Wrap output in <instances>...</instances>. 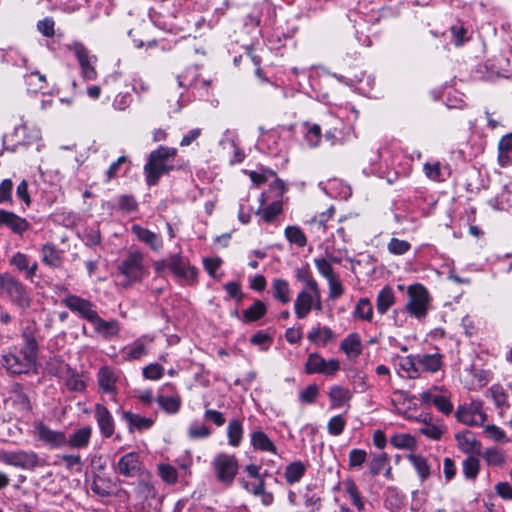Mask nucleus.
<instances>
[{
    "mask_svg": "<svg viewBox=\"0 0 512 512\" xmlns=\"http://www.w3.org/2000/svg\"><path fill=\"white\" fill-rule=\"evenodd\" d=\"M36 351L35 339L26 337L23 347H13L3 353L2 365L13 374L28 373L35 365Z\"/></svg>",
    "mask_w": 512,
    "mask_h": 512,
    "instance_id": "f257e3e1",
    "label": "nucleus"
},
{
    "mask_svg": "<svg viewBox=\"0 0 512 512\" xmlns=\"http://www.w3.org/2000/svg\"><path fill=\"white\" fill-rule=\"evenodd\" d=\"M176 153L177 150L175 148L165 146H160L150 153L149 159L144 166L146 182L149 186L156 185L162 175L167 174L173 169L174 165L170 163V160L175 157Z\"/></svg>",
    "mask_w": 512,
    "mask_h": 512,
    "instance_id": "f03ea898",
    "label": "nucleus"
},
{
    "mask_svg": "<svg viewBox=\"0 0 512 512\" xmlns=\"http://www.w3.org/2000/svg\"><path fill=\"white\" fill-rule=\"evenodd\" d=\"M117 271L124 278L122 282L124 287L142 281L148 273L144 256L139 251L129 252L119 263Z\"/></svg>",
    "mask_w": 512,
    "mask_h": 512,
    "instance_id": "7ed1b4c3",
    "label": "nucleus"
},
{
    "mask_svg": "<svg viewBox=\"0 0 512 512\" xmlns=\"http://www.w3.org/2000/svg\"><path fill=\"white\" fill-rule=\"evenodd\" d=\"M211 467L217 481L225 487H230L233 484L239 470L236 456L224 452L214 456Z\"/></svg>",
    "mask_w": 512,
    "mask_h": 512,
    "instance_id": "20e7f679",
    "label": "nucleus"
},
{
    "mask_svg": "<svg viewBox=\"0 0 512 512\" xmlns=\"http://www.w3.org/2000/svg\"><path fill=\"white\" fill-rule=\"evenodd\" d=\"M312 309L322 310L319 286L303 287L294 302L295 314L299 319L306 318Z\"/></svg>",
    "mask_w": 512,
    "mask_h": 512,
    "instance_id": "39448f33",
    "label": "nucleus"
},
{
    "mask_svg": "<svg viewBox=\"0 0 512 512\" xmlns=\"http://www.w3.org/2000/svg\"><path fill=\"white\" fill-rule=\"evenodd\" d=\"M407 296L406 311L417 319L424 318L427 315L430 300L427 289L421 284L410 285Z\"/></svg>",
    "mask_w": 512,
    "mask_h": 512,
    "instance_id": "423d86ee",
    "label": "nucleus"
},
{
    "mask_svg": "<svg viewBox=\"0 0 512 512\" xmlns=\"http://www.w3.org/2000/svg\"><path fill=\"white\" fill-rule=\"evenodd\" d=\"M0 293H5L11 302L21 310H26L30 307L31 299L25 287L10 275H3Z\"/></svg>",
    "mask_w": 512,
    "mask_h": 512,
    "instance_id": "0eeeda50",
    "label": "nucleus"
},
{
    "mask_svg": "<svg viewBox=\"0 0 512 512\" xmlns=\"http://www.w3.org/2000/svg\"><path fill=\"white\" fill-rule=\"evenodd\" d=\"M0 462L22 469L33 470L39 465V457L33 451L0 450Z\"/></svg>",
    "mask_w": 512,
    "mask_h": 512,
    "instance_id": "6e6552de",
    "label": "nucleus"
},
{
    "mask_svg": "<svg viewBox=\"0 0 512 512\" xmlns=\"http://www.w3.org/2000/svg\"><path fill=\"white\" fill-rule=\"evenodd\" d=\"M68 49L76 56L82 77L86 80H95L97 78V72L93 66V62L96 61V56L90 55L87 48L80 42H73L68 45Z\"/></svg>",
    "mask_w": 512,
    "mask_h": 512,
    "instance_id": "1a4fd4ad",
    "label": "nucleus"
},
{
    "mask_svg": "<svg viewBox=\"0 0 512 512\" xmlns=\"http://www.w3.org/2000/svg\"><path fill=\"white\" fill-rule=\"evenodd\" d=\"M34 435L44 445L51 449L66 446V435L62 431L50 429L43 422H37L34 426Z\"/></svg>",
    "mask_w": 512,
    "mask_h": 512,
    "instance_id": "9d476101",
    "label": "nucleus"
},
{
    "mask_svg": "<svg viewBox=\"0 0 512 512\" xmlns=\"http://www.w3.org/2000/svg\"><path fill=\"white\" fill-rule=\"evenodd\" d=\"M340 369V363L337 359L325 360L318 353H311L305 364L307 374H325L333 375Z\"/></svg>",
    "mask_w": 512,
    "mask_h": 512,
    "instance_id": "9b49d317",
    "label": "nucleus"
},
{
    "mask_svg": "<svg viewBox=\"0 0 512 512\" xmlns=\"http://www.w3.org/2000/svg\"><path fill=\"white\" fill-rule=\"evenodd\" d=\"M457 419L469 426H478L486 421L481 402H471L469 405L460 406L456 413Z\"/></svg>",
    "mask_w": 512,
    "mask_h": 512,
    "instance_id": "f8f14e48",
    "label": "nucleus"
},
{
    "mask_svg": "<svg viewBox=\"0 0 512 512\" xmlns=\"http://www.w3.org/2000/svg\"><path fill=\"white\" fill-rule=\"evenodd\" d=\"M439 390V387L433 386L429 390L423 391L419 396V400L427 405L433 403L440 412L448 415L452 412L453 405L446 395L437 393Z\"/></svg>",
    "mask_w": 512,
    "mask_h": 512,
    "instance_id": "ddd939ff",
    "label": "nucleus"
},
{
    "mask_svg": "<svg viewBox=\"0 0 512 512\" xmlns=\"http://www.w3.org/2000/svg\"><path fill=\"white\" fill-rule=\"evenodd\" d=\"M167 268L177 277L191 281L197 276L196 268L189 266L188 262L179 254L171 255L168 258Z\"/></svg>",
    "mask_w": 512,
    "mask_h": 512,
    "instance_id": "4468645a",
    "label": "nucleus"
},
{
    "mask_svg": "<svg viewBox=\"0 0 512 512\" xmlns=\"http://www.w3.org/2000/svg\"><path fill=\"white\" fill-rule=\"evenodd\" d=\"M94 417L103 437L110 438L115 431V421L108 408L97 403L94 407Z\"/></svg>",
    "mask_w": 512,
    "mask_h": 512,
    "instance_id": "2eb2a0df",
    "label": "nucleus"
},
{
    "mask_svg": "<svg viewBox=\"0 0 512 512\" xmlns=\"http://www.w3.org/2000/svg\"><path fill=\"white\" fill-rule=\"evenodd\" d=\"M62 303L72 312L78 313L81 317L90 321L97 313L90 301L76 295H69L62 300Z\"/></svg>",
    "mask_w": 512,
    "mask_h": 512,
    "instance_id": "dca6fc26",
    "label": "nucleus"
},
{
    "mask_svg": "<svg viewBox=\"0 0 512 512\" xmlns=\"http://www.w3.org/2000/svg\"><path fill=\"white\" fill-rule=\"evenodd\" d=\"M152 342L153 337L144 335L125 346L122 350L124 360L135 361L141 359L148 354V347Z\"/></svg>",
    "mask_w": 512,
    "mask_h": 512,
    "instance_id": "f3484780",
    "label": "nucleus"
},
{
    "mask_svg": "<svg viewBox=\"0 0 512 512\" xmlns=\"http://www.w3.org/2000/svg\"><path fill=\"white\" fill-rule=\"evenodd\" d=\"M117 472L125 477H140L143 472L139 456L135 452H130L123 455L117 463Z\"/></svg>",
    "mask_w": 512,
    "mask_h": 512,
    "instance_id": "a211bd4d",
    "label": "nucleus"
},
{
    "mask_svg": "<svg viewBox=\"0 0 512 512\" xmlns=\"http://www.w3.org/2000/svg\"><path fill=\"white\" fill-rule=\"evenodd\" d=\"M98 385L103 393L112 395L115 398L117 394L116 383L119 380V374L108 366L100 368L97 374Z\"/></svg>",
    "mask_w": 512,
    "mask_h": 512,
    "instance_id": "6ab92c4d",
    "label": "nucleus"
},
{
    "mask_svg": "<svg viewBox=\"0 0 512 512\" xmlns=\"http://www.w3.org/2000/svg\"><path fill=\"white\" fill-rule=\"evenodd\" d=\"M122 418L126 422L129 432H143L150 429L155 422L152 417L141 416L131 411H124Z\"/></svg>",
    "mask_w": 512,
    "mask_h": 512,
    "instance_id": "aec40b11",
    "label": "nucleus"
},
{
    "mask_svg": "<svg viewBox=\"0 0 512 512\" xmlns=\"http://www.w3.org/2000/svg\"><path fill=\"white\" fill-rule=\"evenodd\" d=\"M136 495L143 502H147L150 505L149 501L156 498L157 491L154 487L152 476L149 472H142L140 474L137 486H136Z\"/></svg>",
    "mask_w": 512,
    "mask_h": 512,
    "instance_id": "412c9836",
    "label": "nucleus"
},
{
    "mask_svg": "<svg viewBox=\"0 0 512 512\" xmlns=\"http://www.w3.org/2000/svg\"><path fill=\"white\" fill-rule=\"evenodd\" d=\"M89 322L93 325L95 333L105 339L116 336L120 330L119 323L116 320L106 321L98 313Z\"/></svg>",
    "mask_w": 512,
    "mask_h": 512,
    "instance_id": "4be33fe9",
    "label": "nucleus"
},
{
    "mask_svg": "<svg viewBox=\"0 0 512 512\" xmlns=\"http://www.w3.org/2000/svg\"><path fill=\"white\" fill-rule=\"evenodd\" d=\"M0 226H6L16 234H22L29 228V223L13 212L0 210Z\"/></svg>",
    "mask_w": 512,
    "mask_h": 512,
    "instance_id": "5701e85b",
    "label": "nucleus"
},
{
    "mask_svg": "<svg viewBox=\"0 0 512 512\" xmlns=\"http://www.w3.org/2000/svg\"><path fill=\"white\" fill-rule=\"evenodd\" d=\"M91 436L92 428L90 426L81 427L66 437V446L71 449H85L90 443Z\"/></svg>",
    "mask_w": 512,
    "mask_h": 512,
    "instance_id": "b1692460",
    "label": "nucleus"
},
{
    "mask_svg": "<svg viewBox=\"0 0 512 512\" xmlns=\"http://www.w3.org/2000/svg\"><path fill=\"white\" fill-rule=\"evenodd\" d=\"M340 349L349 359H356L362 353V343L359 334H348L340 344Z\"/></svg>",
    "mask_w": 512,
    "mask_h": 512,
    "instance_id": "393cba45",
    "label": "nucleus"
},
{
    "mask_svg": "<svg viewBox=\"0 0 512 512\" xmlns=\"http://www.w3.org/2000/svg\"><path fill=\"white\" fill-rule=\"evenodd\" d=\"M456 440L458 448L462 452L466 454L480 453L481 444L479 441L476 440V438L470 431H465L456 434Z\"/></svg>",
    "mask_w": 512,
    "mask_h": 512,
    "instance_id": "a878e982",
    "label": "nucleus"
},
{
    "mask_svg": "<svg viewBox=\"0 0 512 512\" xmlns=\"http://www.w3.org/2000/svg\"><path fill=\"white\" fill-rule=\"evenodd\" d=\"M443 356L440 353L433 354H418L416 355L417 363L419 368L421 367L423 370L435 373L439 371L443 366L442 361Z\"/></svg>",
    "mask_w": 512,
    "mask_h": 512,
    "instance_id": "bb28decb",
    "label": "nucleus"
},
{
    "mask_svg": "<svg viewBox=\"0 0 512 512\" xmlns=\"http://www.w3.org/2000/svg\"><path fill=\"white\" fill-rule=\"evenodd\" d=\"M486 394L493 400L496 408L500 411V414H502L506 409H508V394L500 384L492 385L486 391Z\"/></svg>",
    "mask_w": 512,
    "mask_h": 512,
    "instance_id": "cd10ccee",
    "label": "nucleus"
},
{
    "mask_svg": "<svg viewBox=\"0 0 512 512\" xmlns=\"http://www.w3.org/2000/svg\"><path fill=\"white\" fill-rule=\"evenodd\" d=\"M307 338L309 341L317 344V345H326L331 342L335 338L334 332L326 326H314L311 331L308 333Z\"/></svg>",
    "mask_w": 512,
    "mask_h": 512,
    "instance_id": "c85d7f7f",
    "label": "nucleus"
},
{
    "mask_svg": "<svg viewBox=\"0 0 512 512\" xmlns=\"http://www.w3.org/2000/svg\"><path fill=\"white\" fill-rule=\"evenodd\" d=\"M132 231L139 240L148 244L154 251H158L162 247L161 239L154 232L145 229L139 225H134L132 227Z\"/></svg>",
    "mask_w": 512,
    "mask_h": 512,
    "instance_id": "c756f323",
    "label": "nucleus"
},
{
    "mask_svg": "<svg viewBox=\"0 0 512 512\" xmlns=\"http://www.w3.org/2000/svg\"><path fill=\"white\" fill-rule=\"evenodd\" d=\"M328 394L331 405L335 408L343 406L352 398V392L348 388L339 385L331 386Z\"/></svg>",
    "mask_w": 512,
    "mask_h": 512,
    "instance_id": "7c9ffc66",
    "label": "nucleus"
},
{
    "mask_svg": "<svg viewBox=\"0 0 512 512\" xmlns=\"http://www.w3.org/2000/svg\"><path fill=\"white\" fill-rule=\"evenodd\" d=\"M408 460L416 470L421 482L426 481L431 475V467L425 457L419 454L408 455Z\"/></svg>",
    "mask_w": 512,
    "mask_h": 512,
    "instance_id": "2f4dec72",
    "label": "nucleus"
},
{
    "mask_svg": "<svg viewBox=\"0 0 512 512\" xmlns=\"http://www.w3.org/2000/svg\"><path fill=\"white\" fill-rule=\"evenodd\" d=\"M306 473V466L301 461L290 463L284 471V478L289 485L300 482Z\"/></svg>",
    "mask_w": 512,
    "mask_h": 512,
    "instance_id": "473e14b6",
    "label": "nucleus"
},
{
    "mask_svg": "<svg viewBox=\"0 0 512 512\" xmlns=\"http://www.w3.org/2000/svg\"><path fill=\"white\" fill-rule=\"evenodd\" d=\"M272 293L273 297L279 302L286 304L290 302V286L287 280L282 278H275L272 281Z\"/></svg>",
    "mask_w": 512,
    "mask_h": 512,
    "instance_id": "72a5a7b5",
    "label": "nucleus"
},
{
    "mask_svg": "<svg viewBox=\"0 0 512 512\" xmlns=\"http://www.w3.org/2000/svg\"><path fill=\"white\" fill-rule=\"evenodd\" d=\"M251 444L257 450L277 454V449L271 439L262 431H256L251 435Z\"/></svg>",
    "mask_w": 512,
    "mask_h": 512,
    "instance_id": "f704fd0d",
    "label": "nucleus"
},
{
    "mask_svg": "<svg viewBox=\"0 0 512 512\" xmlns=\"http://www.w3.org/2000/svg\"><path fill=\"white\" fill-rule=\"evenodd\" d=\"M395 296L391 287L385 286L377 295L376 308L380 314H385L394 304Z\"/></svg>",
    "mask_w": 512,
    "mask_h": 512,
    "instance_id": "c9c22d12",
    "label": "nucleus"
},
{
    "mask_svg": "<svg viewBox=\"0 0 512 512\" xmlns=\"http://www.w3.org/2000/svg\"><path fill=\"white\" fill-rule=\"evenodd\" d=\"M499 163L502 166L512 164V134L502 137L498 145Z\"/></svg>",
    "mask_w": 512,
    "mask_h": 512,
    "instance_id": "e433bc0d",
    "label": "nucleus"
},
{
    "mask_svg": "<svg viewBox=\"0 0 512 512\" xmlns=\"http://www.w3.org/2000/svg\"><path fill=\"white\" fill-rule=\"evenodd\" d=\"M399 367L407 374V377L411 379H415L420 376V369L417 363L416 355L399 357Z\"/></svg>",
    "mask_w": 512,
    "mask_h": 512,
    "instance_id": "4c0bfd02",
    "label": "nucleus"
},
{
    "mask_svg": "<svg viewBox=\"0 0 512 512\" xmlns=\"http://www.w3.org/2000/svg\"><path fill=\"white\" fill-rule=\"evenodd\" d=\"M227 436L229 445L233 447L239 446L243 438L242 423L238 419H233L227 427Z\"/></svg>",
    "mask_w": 512,
    "mask_h": 512,
    "instance_id": "58836bf2",
    "label": "nucleus"
},
{
    "mask_svg": "<svg viewBox=\"0 0 512 512\" xmlns=\"http://www.w3.org/2000/svg\"><path fill=\"white\" fill-rule=\"evenodd\" d=\"M482 457L489 466L501 467L506 462L504 452L496 447L486 449Z\"/></svg>",
    "mask_w": 512,
    "mask_h": 512,
    "instance_id": "ea45409f",
    "label": "nucleus"
},
{
    "mask_svg": "<svg viewBox=\"0 0 512 512\" xmlns=\"http://www.w3.org/2000/svg\"><path fill=\"white\" fill-rule=\"evenodd\" d=\"M43 262L52 267H59L62 263L60 252L51 244H45L42 248Z\"/></svg>",
    "mask_w": 512,
    "mask_h": 512,
    "instance_id": "a19ab883",
    "label": "nucleus"
},
{
    "mask_svg": "<svg viewBox=\"0 0 512 512\" xmlns=\"http://www.w3.org/2000/svg\"><path fill=\"white\" fill-rule=\"evenodd\" d=\"M353 315L357 319L370 322L373 317V308L369 299L361 298L356 304Z\"/></svg>",
    "mask_w": 512,
    "mask_h": 512,
    "instance_id": "79ce46f5",
    "label": "nucleus"
},
{
    "mask_svg": "<svg viewBox=\"0 0 512 512\" xmlns=\"http://www.w3.org/2000/svg\"><path fill=\"white\" fill-rule=\"evenodd\" d=\"M266 313V305L260 300H256L253 305L243 311V318L246 322H252L260 319Z\"/></svg>",
    "mask_w": 512,
    "mask_h": 512,
    "instance_id": "37998d69",
    "label": "nucleus"
},
{
    "mask_svg": "<svg viewBox=\"0 0 512 512\" xmlns=\"http://www.w3.org/2000/svg\"><path fill=\"white\" fill-rule=\"evenodd\" d=\"M157 402L159 406L167 413L174 414L178 412L181 406V399L179 396H158Z\"/></svg>",
    "mask_w": 512,
    "mask_h": 512,
    "instance_id": "c03bdc74",
    "label": "nucleus"
},
{
    "mask_svg": "<svg viewBox=\"0 0 512 512\" xmlns=\"http://www.w3.org/2000/svg\"><path fill=\"white\" fill-rule=\"evenodd\" d=\"M286 239L298 247H304L307 243V239L303 231L297 226H288L285 229Z\"/></svg>",
    "mask_w": 512,
    "mask_h": 512,
    "instance_id": "a18cd8bd",
    "label": "nucleus"
},
{
    "mask_svg": "<svg viewBox=\"0 0 512 512\" xmlns=\"http://www.w3.org/2000/svg\"><path fill=\"white\" fill-rule=\"evenodd\" d=\"M282 212V203L280 201H274L262 210H258L256 214H260L263 220L270 223L274 218Z\"/></svg>",
    "mask_w": 512,
    "mask_h": 512,
    "instance_id": "49530a36",
    "label": "nucleus"
},
{
    "mask_svg": "<svg viewBox=\"0 0 512 512\" xmlns=\"http://www.w3.org/2000/svg\"><path fill=\"white\" fill-rule=\"evenodd\" d=\"M480 470L479 460L476 457L470 456L463 462V473L467 479L474 480Z\"/></svg>",
    "mask_w": 512,
    "mask_h": 512,
    "instance_id": "de8ad7c7",
    "label": "nucleus"
},
{
    "mask_svg": "<svg viewBox=\"0 0 512 512\" xmlns=\"http://www.w3.org/2000/svg\"><path fill=\"white\" fill-rule=\"evenodd\" d=\"M389 458L386 453H379L373 455L370 464L369 470L373 476L378 475L388 464Z\"/></svg>",
    "mask_w": 512,
    "mask_h": 512,
    "instance_id": "09e8293b",
    "label": "nucleus"
},
{
    "mask_svg": "<svg viewBox=\"0 0 512 512\" xmlns=\"http://www.w3.org/2000/svg\"><path fill=\"white\" fill-rule=\"evenodd\" d=\"M411 248V244L406 240L391 238L388 242L387 249L393 255H403Z\"/></svg>",
    "mask_w": 512,
    "mask_h": 512,
    "instance_id": "8fccbe9b",
    "label": "nucleus"
},
{
    "mask_svg": "<svg viewBox=\"0 0 512 512\" xmlns=\"http://www.w3.org/2000/svg\"><path fill=\"white\" fill-rule=\"evenodd\" d=\"M211 429L206 425L198 422H193L188 428V436L191 439L208 438L211 435Z\"/></svg>",
    "mask_w": 512,
    "mask_h": 512,
    "instance_id": "3c124183",
    "label": "nucleus"
},
{
    "mask_svg": "<svg viewBox=\"0 0 512 512\" xmlns=\"http://www.w3.org/2000/svg\"><path fill=\"white\" fill-rule=\"evenodd\" d=\"M390 442L398 449H409L415 445V439L410 434H395L391 437Z\"/></svg>",
    "mask_w": 512,
    "mask_h": 512,
    "instance_id": "603ef678",
    "label": "nucleus"
},
{
    "mask_svg": "<svg viewBox=\"0 0 512 512\" xmlns=\"http://www.w3.org/2000/svg\"><path fill=\"white\" fill-rule=\"evenodd\" d=\"M158 473L162 480L167 484H174L177 482L178 473L176 468L168 464H160L158 466Z\"/></svg>",
    "mask_w": 512,
    "mask_h": 512,
    "instance_id": "864d4df0",
    "label": "nucleus"
},
{
    "mask_svg": "<svg viewBox=\"0 0 512 512\" xmlns=\"http://www.w3.org/2000/svg\"><path fill=\"white\" fill-rule=\"evenodd\" d=\"M307 125L305 139L310 147L318 146L321 139V128L317 124Z\"/></svg>",
    "mask_w": 512,
    "mask_h": 512,
    "instance_id": "5fc2aeb1",
    "label": "nucleus"
},
{
    "mask_svg": "<svg viewBox=\"0 0 512 512\" xmlns=\"http://www.w3.org/2000/svg\"><path fill=\"white\" fill-rule=\"evenodd\" d=\"M315 266L318 272L326 279L329 280L336 276L333 271L332 265L324 258H315Z\"/></svg>",
    "mask_w": 512,
    "mask_h": 512,
    "instance_id": "6e6d98bb",
    "label": "nucleus"
},
{
    "mask_svg": "<svg viewBox=\"0 0 512 512\" xmlns=\"http://www.w3.org/2000/svg\"><path fill=\"white\" fill-rule=\"evenodd\" d=\"M345 424L346 421L341 415L334 416L327 424L328 432L334 436H338L343 432Z\"/></svg>",
    "mask_w": 512,
    "mask_h": 512,
    "instance_id": "4d7b16f0",
    "label": "nucleus"
},
{
    "mask_svg": "<svg viewBox=\"0 0 512 512\" xmlns=\"http://www.w3.org/2000/svg\"><path fill=\"white\" fill-rule=\"evenodd\" d=\"M486 435L495 442L505 443L508 441L505 432L496 425H487L484 428Z\"/></svg>",
    "mask_w": 512,
    "mask_h": 512,
    "instance_id": "13d9d810",
    "label": "nucleus"
},
{
    "mask_svg": "<svg viewBox=\"0 0 512 512\" xmlns=\"http://www.w3.org/2000/svg\"><path fill=\"white\" fill-rule=\"evenodd\" d=\"M66 386L71 391L82 392L86 388L85 382L77 373H71L66 379Z\"/></svg>",
    "mask_w": 512,
    "mask_h": 512,
    "instance_id": "bf43d9fd",
    "label": "nucleus"
},
{
    "mask_svg": "<svg viewBox=\"0 0 512 512\" xmlns=\"http://www.w3.org/2000/svg\"><path fill=\"white\" fill-rule=\"evenodd\" d=\"M327 281L329 285V298L332 300L339 298L344 293V288L339 277L336 275Z\"/></svg>",
    "mask_w": 512,
    "mask_h": 512,
    "instance_id": "052dcab7",
    "label": "nucleus"
},
{
    "mask_svg": "<svg viewBox=\"0 0 512 512\" xmlns=\"http://www.w3.org/2000/svg\"><path fill=\"white\" fill-rule=\"evenodd\" d=\"M26 81L29 86L34 85L32 90L34 92L41 90L45 87L46 84V77L43 74H40L39 72H32L29 75L26 76Z\"/></svg>",
    "mask_w": 512,
    "mask_h": 512,
    "instance_id": "680f3d73",
    "label": "nucleus"
},
{
    "mask_svg": "<svg viewBox=\"0 0 512 512\" xmlns=\"http://www.w3.org/2000/svg\"><path fill=\"white\" fill-rule=\"evenodd\" d=\"M367 453L362 449H353L349 452V466L351 468L361 467L366 461Z\"/></svg>",
    "mask_w": 512,
    "mask_h": 512,
    "instance_id": "e2e57ef3",
    "label": "nucleus"
},
{
    "mask_svg": "<svg viewBox=\"0 0 512 512\" xmlns=\"http://www.w3.org/2000/svg\"><path fill=\"white\" fill-rule=\"evenodd\" d=\"M318 393V387L312 384L300 392L299 399L302 403L311 404L316 400Z\"/></svg>",
    "mask_w": 512,
    "mask_h": 512,
    "instance_id": "0e129e2a",
    "label": "nucleus"
},
{
    "mask_svg": "<svg viewBox=\"0 0 512 512\" xmlns=\"http://www.w3.org/2000/svg\"><path fill=\"white\" fill-rule=\"evenodd\" d=\"M419 432L433 440L440 439L443 434V430L439 426L430 423H425L422 427H420Z\"/></svg>",
    "mask_w": 512,
    "mask_h": 512,
    "instance_id": "69168bd1",
    "label": "nucleus"
},
{
    "mask_svg": "<svg viewBox=\"0 0 512 512\" xmlns=\"http://www.w3.org/2000/svg\"><path fill=\"white\" fill-rule=\"evenodd\" d=\"M164 374V369L159 364H149L143 368V376L150 380H159Z\"/></svg>",
    "mask_w": 512,
    "mask_h": 512,
    "instance_id": "338daca9",
    "label": "nucleus"
},
{
    "mask_svg": "<svg viewBox=\"0 0 512 512\" xmlns=\"http://www.w3.org/2000/svg\"><path fill=\"white\" fill-rule=\"evenodd\" d=\"M496 494L503 500H512V485L506 481L498 482L495 487Z\"/></svg>",
    "mask_w": 512,
    "mask_h": 512,
    "instance_id": "774afa93",
    "label": "nucleus"
}]
</instances>
